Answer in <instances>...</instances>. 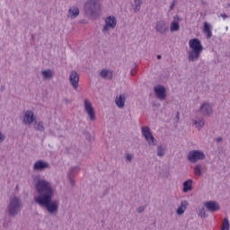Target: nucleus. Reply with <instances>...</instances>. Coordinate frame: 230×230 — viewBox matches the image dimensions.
I'll use <instances>...</instances> for the list:
<instances>
[{
	"label": "nucleus",
	"mask_w": 230,
	"mask_h": 230,
	"mask_svg": "<svg viewBox=\"0 0 230 230\" xmlns=\"http://www.w3.org/2000/svg\"><path fill=\"white\" fill-rule=\"evenodd\" d=\"M204 205L208 211H210L211 213H215V211L220 209V205H218L217 201H207Z\"/></svg>",
	"instance_id": "4468645a"
},
{
	"label": "nucleus",
	"mask_w": 230,
	"mask_h": 230,
	"mask_svg": "<svg viewBox=\"0 0 230 230\" xmlns=\"http://www.w3.org/2000/svg\"><path fill=\"white\" fill-rule=\"evenodd\" d=\"M48 168H49V164L44 160H38L33 165V170L36 172H43V170Z\"/></svg>",
	"instance_id": "ddd939ff"
},
{
	"label": "nucleus",
	"mask_w": 230,
	"mask_h": 230,
	"mask_svg": "<svg viewBox=\"0 0 230 230\" xmlns=\"http://www.w3.org/2000/svg\"><path fill=\"white\" fill-rule=\"evenodd\" d=\"M116 17L109 16L108 18H106L105 25L103 26L102 31L106 32L109 31V30H114V28H116Z\"/></svg>",
	"instance_id": "6e6552de"
},
{
	"label": "nucleus",
	"mask_w": 230,
	"mask_h": 230,
	"mask_svg": "<svg viewBox=\"0 0 230 230\" xmlns=\"http://www.w3.org/2000/svg\"><path fill=\"white\" fill-rule=\"evenodd\" d=\"M21 209H22V201H21V199L17 197L12 198L7 206L8 216L13 218L21 213Z\"/></svg>",
	"instance_id": "20e7f679"
},
{
	"label": "nucleus",
	"mask_w": 230,
	"mask_h": 230,
	"mask_svg": "<svg viewBox=\"0 0 230 230\" xmlns=\"http://www.w3.org/2000/svg\"><path fill=\"white\" fill-rule=\"evenodd\" d=\"M69 82L74 89H78V83L80 82V75L76 71H71L69 75Z\"/></svg>",
	"instance_id": "f8f14e48"
},
{
	"label": "nucleus",
	"mask_w": 230,
	"mask_h": 230,
	"mask_svg": "<svg viewBox=\"0 0 230 230\" xmlns=\"http://www.w3.org/2000/svg\"><path fill=\"white\" fill-rule=\"evenodd\" d=\"M127 102V96H125V93H122L116 97L115 103L119 109H123L125 107V102Z\"/></svg>",
	"instance_id": "f3484780"
},
{
	"label": "nucleus",
	"mask_w": 230,
	"mask_h": 230,
	"mask_svg": "<svg viewBox=\"0 0 230 230\" xmlns=\"http://www.w3.org/2000/svg\"><path fill=\"white\" fill-rule=\"evenodd\" d=\"M35 115L33 114V111H26L23 113V125H31V123H35L36 121Z\"/></svg>",
	"instance_id": "9d476101"
},
{
	"label": "nucleus",
	"mask_w": 230,
	"mask_h": 230,
	"mask_svg": "<svg viewBox=\"0 0 230 230\" xmlns=\"http://www.w3.org/2000/svg\"><path fill=\"white\" fill-rule=\"evenodd\" d=\"M155 93L158 100H164V98H166V88H164V86L155 87Z\"/></svg>",
	"instance_id": "2eb2a0df"
},
{
	"label": "nucleus",
	"mask_w": 230,
	"mask_h": 230,
	"mask_svg": "<svg viewBox=\"0 0 230 230\" xmlns=\"http://www.w3.org/2000/svg\"><path fill=\"white\" fill-rule=\"evenodd\" d=\"M199 217H200L201 218H206V217H208V215L206 214V208H199Z\"/></svg>",
	"instance_id": "c85d7f7f"
},
{
	"label": "nucleus",
	"mask_w": 230,
	"mask_h": 230,
	"mask_svg": "<svg viewBox=\"0 0 230 230\" xmlns=\"http://www.w3.org/2000/svg\"><path fill=\"white\" fill-rule=\"evenodd\" d=\"M156 154L158 157H164V149L163 148V146H159L157 147Z\"/></svg>",
	"instance_id": "cd10ccee"
},
{
	"label": "nucleus",
	"mask_w": 230,
	"mask_h": 230,
	"mask_svg": "<svg viewBox=\"0 0 230 230\" xmlns=\"http://www.w3.org/2000/svg\"><path fill=\"white\" fill-rule=\"evenodd\" d=\"M220 141H222V137L217 138V143H220Z\"/></svg>",
	"instance_id": "79ce46f5"
},
{
	"label": "nucleus",
	"mask_w": 230,
	"mask_h": 230,
	"mask_svg": "<svg viewBox=\"0 0 230 230\" xmlns=\"http://www.w3.org/2000/svg\"><path fill=\"white\" fill-rule=\"evenodd\" d=\"M5 139L6 136H4V134H3V132L0 131V143H4Z\"/></svg>",
	"instance_id": "473e14b6"
},
{
	"label": "nucleus",
	"mask_w": 230,
	"mask_h": 230,
	"mask_svg": "<svg viewBox=\"0 0 230 230\" xmlns=\"http://www.w3.org/2000/svg\"><path fill=\"white\" fill-rule=\"evenodd\" d=\"M34 188L38 193V196L34 198V202L39 204L40 208H45L49 215H57L58 213V200H53L55 189L51 182L48 180L38 179Z\"/></svg>",
	"instance_id": "f257e3e1"
},
{
	"label": "nucleus",
	"mask_w": 230,
	"mask_h": 230,
	"mask_svg": "<svg viewBox=\"0 0 230 230\" xmlns=\"http://www.w3.org/2000/svg\"><path fill=\"white\" fill-rule=\"evenodd\" d=\"M155 30L156 33H159L160 35H164L165 33H168V23L164 20H160L156 22Z\"/></svg>",
	"instance_id": "0eeeda50"
},
{
	"label": "nucleus",
	"mask_w": 230,
	"mask_h": 230,
	"mask_svg": "<svg viewBox=\"0 0 230 230\" xmlns=\"http://www.w3.org/2000/svg\"><path fill=\"white\" fill-rule=\"evenodd\" d=\"M180 208H181L182 209H185V210L188 209V201L187 200H182L181 202Z\"/></svg>",
	"instance_id": "c756f323"
},
{
	"label": "nucleus",
	"mask_w": 230,
	"mask_h": 230,
	"mask_svg": "<svg viewBox=\"0 0 230 230\" xmlns=\"http://www.w3.org/2000/svg\"><path fill=\"white\" fill-rule=\"evenodd\" d=\"M203 31L207 34V39H211V37H213V33L211 32V25L206 22L204 23Z\"/></svg>",
	"instance_id": "6ab92c4d"
},
{
	"label": "nucleus",
	"mask_w": 230,
	"mask_h": 230,
	"mask_svg": "<svg viewBox=\"0 0 230 230\" xmlns=\"http://www.w3.org/2000/svg\"><path fill=\"white\" fill-rule=\"evenodd\" d=\"M190 51L188 52L189 62H197L200 58V53L204 51V47L200 42V40L194 38L189 41Z\"/></svg>",
	"instance_id": "f03ea898"
},
{
	"label": "nucleus",
	"mask_w": 230,
	"mask_h": 230,
	"mask_svg": "<svg viewBox=\"0 0 230 230\" xmlns=\"http://www.w3.org/2000/svg\"><path fill=\"white\" fill-rule=\"evenodd\" d=\"M126 158H127V161H132V159L134 158V156L132 155H130V154H127L126 155Z\"/></svg>",
	"instance_id": "c9c22d12"
},
{
	"label": "nucleus",
	"mask_w": 230,
	"mask_h": 230,
	"mask_svg": "<svg viewBox=\"0 0 230 230\" xmlns=\"http://www.w3.org/2000/svg\"><path fill=\"white\" fill-rule=\"evenodd\" d=\"M181 29V26L179 25V22H172L171 23V31H179V30Z\"/></svg>",
	"instance_id": "a878e982"
},
{
	"label": "nucleus",
	"mask_w": 230,
	"mask_h": 230,
	"mask_svg": "<svg viewBox=\"0 0 230 230\" xmlns=\"http://www.w3.org/2000/svg\"><path fill=\"white\" fill-rule=\"evenodd\" d=\"M142 135L144 136L146 141L148 143L149 146H157V139L154 137L152 135V131H150V128L142 127Z\"/></svg>",
	"instance_id": "39448f33"
},
{
	"label": "nucleus",
	"mask_w": 230,
	"mask_h": 230,
	"mask_svg": "<svg viewBox=\"0 0 230 230\" xmlns=\"http://www.w3.org/2000/svg\"><path fill=\"white\" fill-rule=\"evenodd\" d=\"M193 180L189 179L183 182V193H188V191H191L193 190Z\"/></svg>",
	"instance_id": "a211bd4d"
},
{
	"label": "nucleus",
	"mask_w": 230,
	"mask_h": 230,
	"mask_svg": "<svg viewBox=\"0 0 230 230\" xmlns=\"http://www.w3.org/2000/svg\"><path fill=\"white\" fill-rule=\"evenodd\" d=\"M176 4H177V0H173L170 6V11H172V10H173V8H175Z\"/></svg>",
	"instance_id": "f704fd0d"
},
{
	"label": "nucleus",
	"mask_w": 230,
	"mask_h": 230,
	"mask_svg": "<svg viewBox=\"0 0 230 230\" xmlns=\"http://www.w3.org/2000/svg\"><path fill=\"white\" fill-rule=\"evenodd\" d=\"M193 121H194V125L196 126L198 130H202V127H204V125L206 123L204 121V119H199V120H193Z\"/></svg>",
	"instance_id": "5701e85b"
},
{
	"label": "nucleus",
	"mask_w": 230,
	"mask_h": 230,
	"mask_svg": "<svg viewBox=\"0 0 230 230\" xmlns=\"http://www.w3.org/2000/svg\"><path fill=\"white\" fill-rule=\"evenodd\" d=\"M221 17H223V19H227V17H229L226 13H223L221 14Z\"/></svg>",
	"instance_id": "58836bf2"
},
{
	"label": "nucleus",
	"mask_w": 230,
	"mask_h": 230,
	"mask_svg": "<svg viewBox=\"0 0 230 230\" xmlns=\"http://www.w3.org/2000/svg\"><path fill=\"white\" fill-rule=\"evenodd\" d=\"M143 211H145V207L144 206H140L137 208V212L141 214L143 213Z\"/></svg>",
	"instance_id": "72a5a7b5"
},
{
	"label": "nucleus",
	"mask_w": 230,
	"mask_h": 230,
	"mask_svg": "<svg viewBox=\"0 0 230 230\" xmlns=\"http://www.w3.org/2000/svg\"><path fill=\"white\" fill-rule=\"evenodd\" d=\"M199 112L203 116H211L213 114V107L208 102H203L199 107Z\"/></svg>",
	"instance_id": "9b49d317"
},
{
	"label": "nucleus",
	"mask_w": 230,
	"mask_h": 230,
	"mask_svg": "<svg viewBox=\"0 0 230 230\" xmlns=\"http://www.w3.org/2000/svg\"><path fill=\"white\" fill-rule=\"evenodd\" d=\"M69 181H70L71 186H75V180H73V178H71V176H69Z\"/></svg>",
	"instance_id": "4c0bfd02"
},
{
	"label": "nucleus",
	"mask_w": 230,
	"mask_h": 230,
	"mask_svg": "<svg viewBox=\"0 0 230 230\" xmlns=\"http://www.w3.org/2000/svg\"><path fill=\"white\" fill-rule=\"evenodd\" d=\"M185 211H186V210H185L184 208L179 207V208H177V210H176V213H177V215H184V212H185Z\"/></svg>",
	"instance_id": "2f4dec72"
},
{
	"label": "nucleus",
	"mask_w": 230,
	"mask_h": 230,
	"mask_svg": "<svg viewBox=\"0 0 230 230\" xmlns=\"http://www.w3.org/2000/svg\"><path fill=\"white\" fill-rule=\"evenodd\" d=\"M100 76H102V78H107V76H109V72L107 70H102L100 73Z\"/></svg>",
	"instance_id": "7c9ffc66"
},
{
	"label": "nucleus",
	"mask_w": 230,
	"mask_h": 230,
	"mask_svg": "<svg viewBox=\"0 0 230 230\" xmlns=\"http://www.w3.org/2000/svg\"><path fill=\"white\" fill-rule=\"evenodd\" d=\"M229 227H230L229 219H227V217H225L223 220L221 230H229Z\"/></svg>",
	"instance_id": "bb28decb"
},
{
	"label": "nucleus",
	"mask_w": 230,
	"mask_h": 230,
	"mask_svg": "<svg viewBox=\"0 0 230 230\" xmlns=\"http://www.w3.org/2000/svg\"><path fill=\"white\" fill-rule=\"evenodd\" d=\"M141 4H143V0H134V12L137 13L141 10Z\"/></svg>",
	"instance_id": "412c9836"
},
{
	"label": "nucleus",
	"mask_w": 230,
	"mask_h": 230,
	"mask_svg": "<svg viewBox=\"0 0 230 230\" xmlns=\"http://www.w3.org/2000/svg\"><path fill=\"white\" fill-rule=\"evenodd\" d=\"M78 15H80V8H78L77 6L73 5L68 9L67 17H69L70 19H76Z\"/></svg>",
	"instance_id": "dca6fc26"
},
{
	"label": "nucleus",
	"mask_w": 230,
	"mask_h": 230,
	"mask_svg": "<svg viewBox=\"0 0 230 230\" xmlns=\"http://www.w3.org/2000/svg\"><path fill=\"white\" fill-rule=\"evenodd\" d=\"M102 0H86L84 4V13L89 19H96L102 10Z\"/></svg>",
	"instance_id": "7ed1b4c3"
},
{
	"label": "nucleus",
	"mask_w": 230,
	"mask_h": 230,
	"mask_svg": "<svg viewBox=\"0 0 230 230\" xmlns=\"http://www.w3.org/2000/svg\"><path fill=\"white\" fill-rule=\"evenodd\" d=\"M156 58H157V60H161L162 56H161V55H157V56H156Z\"/></svg>",
	"instance_id": "a19ab883"
},
{
	"label": "nucleus",
	"mask_w": 230,
	"mask_h": 230,
	"mask_svg": "<svg viewBox=\"0 0 230 230\" xmlns=\"http://www.w3.org/2000/svg\"><path fill=\"white\" fill-rule=\"evenodd\" d=\"M63 101H64V103H66V105H69V103H71V101H69V99L67 98L63 99Z\"/></svg>",
	"instance_id": "e433bc0d"
},
{
	"label": "nucleus",
	"mask_w": 230,
	"mask_h": 230,
	"mask_svg": "<svg viewBox=\"0 0 230 230\" xmlns=\"http://www.w3.org/2000/svg\"><path fill=\"white\" fill-rule=\"evenodd\" d=\"M169 175H170V172H169V171H167L164 177L168 178V177H169Z\"/></svg>",
	"instance_id": "ea45409f"
},
{
	"label": "nucleus",
	"mask_w": 230,
	"mask_h": 230,
	"mask_svg": "<svg viewBox=\"0 0 230 230\" xmlns=\"http://www.w3.org/2000/svg\"><path fill=\"white\" fill-rule=\"evenodd\" d=\"M176 118H178V119H179V112H177Z\"/></svg>",
	"instance_id": "37998d69"
},
{
	"label": "nucleus",
	"mask_w": 230,
	"mask_h": 230,
	"mask_svg": "<svg viewBox=\"0 0 230 230\" xmlns=\"http://www.w3.org/2000/svg\"><path fill=\"white\" fill-rule=\"evenodd\" d=\"M41 75L43 76V80H51V78H53V71L50 69L43 70Z\"/></svg>",
	"instance_id": "aec40b11"
},
{
	"label": "nucleus",
	"mask_w": 230,
	"mask_h": 230,
	"mask_svg": "<svg viewBox=\"0 0 230 230\" xmlns=\"http://www.w3.org/2000/svg\"><path fill=\"white\" fill-rule=\"evenodd\" d=\"M187 159L194 164L197 161H204L206 155L200 150H192L188 154Z\"/></svg>",
	"instance_id": "423d86ee"
},
{
	"label": "nucleus",
	"mask_w": 230,
	"mask_h": 230,
	"mask_svg": "<svg viewBox=\"0 0 230 230\" xmlns=\"http://www.w3.org/2000/svg\"><path fill=\"white\" fill-rule=\"evenodd\" d=\"M194 173L198 177H201V175L203 174V172H202V165L201 164H196L195 165V167H194Z\"/></svg>",
	"instance_id": "b1692460"
},
{
	"label": "nucleus",
	"mask_w": 230,
	"mask_h": 230,
	"mask_svg": "<svg viewBox=\"0 0 230 230\" xmlns=\"http://www.w3.org/2000/svg\"><path fill=\"white\" fill-rule=\"evenodd\" d=\"M69 152L75 158L80 157V155H82V151H80V149L71 148Z\"/></svg>",
	"instance_id": "393cba45"
},
{
	"label": "nucleus",
	"mask_w": 230,
	"mask_h": 230,
	"mask_svg": "<svg viewBox=\"0 0 230 230\" xmlns=\"http://www.w3.org/2000/svg\"><path fill=\"white\" fill-rule=\"evenodd\" d=\"M226 31H227V30H229V28H228V27H226Z\"/></svg>",
	"instance_id": "a18cd8bd"
},
{
	"label": "nucleus",
	"mask_w": 230,
	"mask_h": 230,
	"mask_svg": "<svg viewBox=\"0 0 230 230\" xmlns=\"http://www.w3.org/2000/svg\"><path fill=\"white\" fill-rule=\"evenodd\" d=\"M177 21H181V19L179 17H177Z\"/></svg>",
	"instance_id": "c03bdc74"
},
{
	"label": "nucleus",
	"mask_w": 230,
	"mask_h": 230,
	"mask_svg": "<svg viewBox=\"0 0 230 230\" xmlns=\"http://www.w3.org/2000/svg\"><path fill=\"white\" fill-rule=\"evenodd\" d=\"M84 110L85 112H87L91 121H94L96 119V114L94 113V108H93V104H91V102L89 100H84Z\"/></svg>",
	"instance_id": "1a4fd4ad"
},
{
	"label": "nucleus",
	"mask_w": 230,
	"mask_h": 230,
	"mask_svg": "<svg viewBox=\"0 0 230 230\" xmlns=\"http://www.w3.org/2000/svg\"><path fill=\"white\" fill-rule=\"evenodd\" d=\"M34 128L35 130H39L40 132H44V122L34 120Z\"/></svg>",
	"instance_id": "4be33fe9"
}]
</instances>
